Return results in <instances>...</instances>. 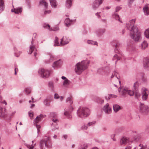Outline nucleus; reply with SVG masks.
<instances>
[{"instance_id": "nucleus-23", "label": "nucleus", "mask_w": 149, "mask_h": 149, "mask_svg": "<svg viewBox=\"0 0 149 149\" xmlns=\"http://www.w3.org/2000/svg\"><path fill=\"white\" fill-rule=\"evenodd\" d=\"M143 63L144 65H149V58L146 57L144 58L143 60Z\"/></svg>"}, {"instance_id": "nucleus-50", "label": "nucleus", "mask_w": 149, "mask_h": 149, "mask_svg": "<svg viewBox=\"0 0 149 149\" xmlns=\"http://www.w3.org/2000/svg\"><path fill=\"white\" fill-rule=\"evenodd\" d=\"M140 96V94L138 92H136L135 93V97L136 98H138Z\"/></svg>"}, {"instance_id": "nucleus-40", "label": "nucleus", "mask_w": 149, "mask_h": 149, "mask_svg": "<svg viewBox=\"0 0 149 149\" xmlns=\"http://www.w3.org/2000/svg\"><path fill=\"white\" fill-rule=\"evenodd\" d=\"M105 30L104 29L99 30L98 31V33L99 35H102L103 33H104Z\"/></svg>"}, {"instance_id": "nucleus-42", "label": "nucleus", "mask_w": 149, "mask_h": 149, "mask_svg": "<svg viewBox=\"0 0 149 149\" xmlns=\"http://www.w3.org/2000/svg\"><path fill=\"white\" fill-rule=\"evenodd\" d=\"M138 86V83L137 82H135L133 85L134 89L136 90Z\"/></svg>"}, {"instance_id": "nucleus-5", "label": "nucleus", "mask_w": 149, "mask_h": 149, "mask_svg": "<svg viewBox=\"0 0 149 149\" xmlns=\"http://www.w3.org/2000/svg\"><path fill=\"white\" fill-rule=\"evenodd\" d=\"M66 37H63L60 42H59L58 39L57 38H56L55 41L54 45L55 46H62L68 43V40L66 41Z\"/></svg>"}, {"instance_id": "nucleus-57", "label": "nucleus", "mask_w": 149, "mask_h": 149, "mask_svg": "<svg viewBox=\"0 0 149 149\" xmlns=\"http://www.w3.org/2000/svg\"><path fill=\"white\" fill-rule=\"evenodd\" d=\"M29 116L31 118H32L33 116V114L29 112Z\"/></svg>"}, {"instance_id": "nucleus-16", "label": "nucleus", "mask_w": 149, "mask_h": 149, "mask_svg": "<svg viewBox=\"0 0 149 149\" xmlns=\"http://www.w3.org/2000/svg\"><path fill=\"white\" fill-rule=\"evenodd\" d=\"M113 109L114 111L116 112L121 109V107L118 105L115 104L113 106Z\"/></svg>"}, {"instance_id": "nucleus-7", "label": "nucleus", "mask_w": 149, "mask_h": 149, "mask_svg": "<svg viewBox=\"0 0 149 149\" xmlns=\"http://www.w3.org/2000/svg\"><path fill=\"white\" fill-rule=\"evenodd\" d=\"M43 118V116L42 114H40L39 116H37L34 120V124H36V126L37 128L38 132V133L39 131V129L40 128V126L37 124L39 121H40Z\"/></svg>"}, {"instance_id": "nucleus-4", "label": "nucleus", "mask_w": 149, "mask_h": 149, "mask_svg": "<svg viewBox=\"0 0 149 149\" xmlns=\"http://www.w3.org/2000/svg\"><path fill=\"white\" fill-rule=\"evenodd\" d=\"M139 112L143 115L147 114L149 112V107L140 103L139 106Z\"/></svg>"}, {"instance_id": "nucleus-47", "label": "nucleus", "mask_w": 149, "mask_h": 149, "mask_svg": "<svg viewBox=\"0 0 149 149\" xmlns=\"http://www.w3.org/2000/svg\"><path fill=\"white\" fill-rule=\"evenodd\" d=\"M50 116L52 117H55L56 116V114L54 112H52L50 113Z\"/></svg>"}, {"instance_id": "nucleus-10", "label": "nucleus", "mask_w": 149, "mask_h": 149, "mask_svg": "<svg viewBox=\"0 0 149 149\" xmlns=\"http://www.w3.org/2000/svg\"><path fill=\"white\" fill-rule=\"evenodd\" d=\"M142 99L143 100H146L148 97V92L147 89L145 88H143L142 89Z\"/></svg>"}, {"instance_id": "nucleus-43", "label": "nucleus", "mask_w": 149, "mask_h": 149, "mask_svg": "<svg viewBox=\"0 0 149 149\" xmlns=\"http://www.w3.org/2000/svg\"><path fill=\"white\" fill-rule=\"evenodd\" d=\"M141 147V148H139L138 147H135L134 149H145L146 147L143 146V145L140 144L139 145V147Z\"/></svg>"}, {"instance_id": "nucleus-38", "label": "nucleus", "mask_w": 149, "mask_h": 149, "mask_svg": "<svg viewBox=\"0 0 149 149\" xmlns=\"http://www.w3.org/2000/svg\"><path fill=\"white\" fill-rule=\"evenodd\" d=\"M43 26L45 28L47 29L50 31L52 30V29L50 28V25L48 24H45L43 25Z\"/></svg>"}, {"instance_id": "nucleus-9", "label": "nucleus", "mask_w": 149, "mask_h": 149, "mask_svg": "<svg viewBox=\"0 0 149 149\" xmlns=\"http://www.w3.org/2000/svg\"><path fill=\"white\" fill-rule=\"evenodd\" d=\"M49 137L47 138V140H42L40 142V147L41 149H43V147L44 146L47 147H50L51 146L49 145L48 146V144L49 143Z\"/></svg>"}, {"instance_id": "nucleus-61", "label": "nucleus", "mask_w": 149, "mask_h": 149, "mask_svg": "<svg viewBox=\"0 0 149 149\" xmlns=\"http://www.w3.org/2000/svg\"><path fill=\"white\" fill-rule=\"evenodd\" d=\"M135 0H128V2L131 4Z\"/></svg>"}, {"instance_id": "nucleus-32", "label": "nucleus", "mask_w": 149, "mask_h": 149, "mask_svg": "<svg viewBox=\"0 0 149 149\" xmlns=\"http://www.w3.org/2000/svg\"><path fill=\"white\" fill-rule=\"evenodd\" d=\"M64 114L69 118H72V116L70 113L68 112L67 111H65L64 113Z\"/></svg>"}, {"instance_id": "nucleus-54", "label": "nucleus", "mask_w": 149, "mask_h": 149, "mask_svg": "<svg viewBox=\"0 0 149 149\" xmlns=\"http://www.w3.org/2000/svg\"><path fill=\"white\" fill-rule=\"evenodd\" d=\"M87 147V145L86 144H84L82 147V149H86Z\"/></svg>"}, {"instance_id": "nucleus-51", "label": "nucleus", "mask_w": 149, "mask_h": 149, "mask_svg": "<svg viewBox=\"0 0 149 149\" xmlns=\"http://www.w3.org/2000/svg\"><path fill=\"white\" fill-rule=\"evenodd\" d=\"M93 124V123L92 122H89L87 124V127L90 126L91 125H92Z\"/></svg>"}, {"instance_id": "nucleus-15", "label": "nucleus", "mask_w": 149, "mask_h": 149, "mask_svg": "<svg viewBox=\"0 0 149 149\" xmlns=\"http://www.w3.org/2000/svg\"><path fill=\"white\" fill-rule=\"evenodd\" d=\"M6 114V109L5 108H0V117H3Z\"/></svg>"}, {"instance_id": "nucleus-53", "label": "nucleus", "mask_w": 149, "mask_h": 149, "mask_svg": "<svg viewBox=\"0 0 149 149\" xmlns=\"http://www.w3.org/2000/svg\"><path fill=\"white\" fill-rule=\"evenodd\" d=\"M0 102L1 103H4L6 105V104H7V103L5 102V101H2V99H1V97L0 96Z\"/></svg>"}, {"instance_id": "nucleus-39", "label": "nucleus", "mask_w": 149, "mask_h": 149, "mask_svg": "<svg viewBox=\"0 0 149 149\" xmlns=\"http://www.w3.org/2000/svg\"><path fill=\"white\" fill-rule=\"evenodd\" d=\"M67 102H69L70 104H71L73 103V101L72 100V96H70L66 100Z\"/></svg>"}, {"instance_id": "nucleus-3", "label": "nucleus", "mask_w": 149, "mask_h": 149, "mask_svg": "<svg viewBox=\"0 0 149 149\" xmlns=\"http://www.w3.org/2000/svg\"><path fill=\"white\" fill-rule=\"evenodd\" d=\"M38 72L42 78L47 79L50 76L52 73V71L51 70L42 68L39 69Z\"/></svg>"}, {"instance_id": "nucleus-33", "label": "nucleus", "mask_w": 149, "mask_h": 149, "mask_svg": "<svg viewBox=\"0 0 149 149\" xmlns=\"http://www.w3.org/2000/svg\"><path fill=\"white\" fill-rule=\"evenodd\" d=\"M72 0H67L66 1V5L68 7L71 6L72 5Z\"/></svg>"}, {"instance_id": "nucleus-56", "label": "nucleus", "mask_w": 149, "mask_h": 149, "mask_svg": "<svg viewBox=\"0 0 149 149\" xmlns=\"http://www.w3.org/2000/svg\"><path fill=\"white\" fill-rule=\"evenodd\" d=\"M100 13H97L95 14V15L97 16L98 18H100L101 17L99 15Z\"/></svg>"}, {"instance_id": "nucleus-18", "label": "nucleus", "mask_w": 149, "mask_h": 149, "mask_svg": "<svg viewBox=\"0 0 149 149\" xmlns=\"http://www.w3.org/2000/svg\"><path fill=\"white\" fill-rule=\"evenodd\" d=\"M11 11L12 12H14L16 14H19L22 12V8H17L14 9H12Z\"/></svg>"}, {"instance_id": "nucleus-13", "label": "nucleus", "mask_w": 149, "mask_h": 149, "mask_svg": "<svg viewBox=\"0 0 149 149\" xmlns=\"http://www.w3.org/2000/svg\"><path fill=\"white\" fill-rule=\"evenodd\" d=\"M32 45H31V46L30 47V49L29 50V52L28 53L30 54H31L32 53L33 51H34V56H36V55L37 54L36 53V49H35L34 46L32 44Z\"/></svg>"}, {"instance_id": "nucleus-64", "label": "nucleus", "mask_w": 149, "mask_h": 149, "mask_svg": "<svg viewBox=\"0 0 149 149\" xmlns=\"http://www.w3.org/2000/svg\"><path fill=\"white\" fill-rule=\"evenodd\" d=\"M15 74L16 75L17 74V72L18 71V68H15Z\"/></svg>"}, {"instance_id": "nucleus-45", "label": "nucleus", "mask_w": 149, "mask_h": 149, "mask_svg": "<svg viewBox=\"0 0 149 149\" xmlns=\"http://www.w3.org/2000/svg\"><path fill=\"white\" fill-rule=\"evenodd\" d=\"M4 4L3 0H0V8L3 6Z\"/></svg>"}, {"instance_id": "nucleus-62", "label": "nucleus", "mask_w": 149, "mask_h": 149, "mask_svg": "<svg viewBox=\"0 0 149 149\" xmlns=\"http://www.w3.org/2000/svg\"><path fill=\"white\" fill-rule=\"evenodd\" d=\"M97 102H98L100 103L101 104H102L104 103V100H100V102L97 101Z\"/></svg>"}, {"instance_id": "nucleus-25", "label": "nucleus", "mask_w": 149, "mask_h": 149, "mask_svg": "<svg viewBox=\"0 0 149 149\" xmlns=\"http://www.w3.org/2000/svg\"><path fill=\"white\" fill-rule=\"evenodd\" d=\"M113 18H115L116 20H118L120 22H122L120 20V17L116 13H114L112 15Z\"/></svg>"}, {"instance_id": "nucleus-60", "label": "nucleus", "mask_w": 149, "mask_h": 149, "mask_svg": "<svg viewBox=\"0 0 149 149\" xmlns=\"http://www.w3.org/2000/svg\"><path fill=\"white\" fill-rule=\"evenodd\" d=\"M144 68L147 70H149V66H144Z\"/></svg>"}, {"instance_id": "nucleus-59", "label": "nucleus", "mask_w": 149, "mask_h": 149, "mask_svg": "<svg viewBox=\"0 0 149 149\" xmlns=\"http://www.w3.org/2000/svg\"><path fill=\"white\" fill-rule=\"evenodd\" d=\"M51 12V10H49L48 11H45L44 12L45 14H46L47 13H49Z\"/></svg>"}, {"instance_id": "nucleus-6", "label": "nucleus", "mask_w": 149, "mask_h": 149, "mask_svg": "<svg viewBox=\"0 0 149 149\" xmlns=\"http://www.w3.org/2000/svg\"><path fill=\"white\" fill-rule=\"evenodd\" d=\"M135 21V19H132L130 20L129 22L126 24V27L128 30L131 31L130 32L134 31L135 28H138L136 26H134Z\"/></svg>"}, {"instance_id": "nucleus-20", "label": "nucleus", "mask_w": 149, "mask_h": 149, "mask_svg": "<svg viewBox=\"0 0 149 149\" xmlns=\"http://www.w3.org/2000/svg\"><path fill=\"white\" fill-rule=\"evenodd\" d=\"M128 141V140L125 138L123 137L120 140V143L121 144H126Z\"/></svg>"}, {"instance_id": "nucleus-55", "label": "nucleus", "mask_w": 149, "mask_h": 149, "mask_svg": "<svg viewBox=\"0 0 149 149\" xmlns=\"http://www.w3.org/2000/svg\"><path fill=\"white\" fill-rule=\"evenodd\" d=\"M115 136V134H112L111 136V138L113 139V140L114 141H115V139H114V137Z\"/></svg>"}, {"instance_id": "nucleus-14", "label": "nucleus", "mask_w": 149, "mask_h": 149, "mask_svg": "<svg viewBox=\"0 0 149 149\" xmlns=\"http://www.w3.org/2000/svg\"><path fill=\"white\" fill-rule=\"evenodd\" d=\"M61 78L63 79L64 80L63 83V85L64 86H66L69 85L70 82L66 77L64 76H62Z\"/></svg>"}, {"instance_id": "nucleus-12", "label": "nucleus", "mask_w": 149, "mask_h": 149, "mask_svg": "<svg viewBox=\"0 0 149 149\" xmlns=\"http://www.w3.org/2000/svg\"><path fill=\"white\" fill-rule=\"evenodd\" d=\"M104 0H95L94 2V9L98 8L103 2Z\"/></svg>"}, {"instance_id": "nucleus-27", "label": "nucleus", "mask_w": 149, "mask_h": 149, "mask_svg": "<svg viewBox=\"0 0 149 149\" xmlns=\"http://www.w3.org/2000/svg\"><path fill=\"white\" fill-rule=\"evenodd\" d=\"M144 34L147 38L149 39V28L146 29L144 32Z\"/></svg>"}, {"instance_id": "nucleus-19", "label": "nucleus", "mask_w": 149, "mask_h": 149, "mask_svg": "<svg viewBox=\"0 0 149 149\" xmlns=\"http://www.w3.org/2000/svg\"><path fill=\"white\" fill-rule=\"evenodd\" d=\"M148 46V44L147 42L144 41L141 44V49H144Z\"/></svg>"}, {"instance_id": "nucleus-2", "label": "nucleus", "mask_w": 149, "mask_h": 149, "mask_svg": "<svg viewBox=\"0 0 149 149\" xmlns=\"http://www.w3.org/2000/svg\"><path fill=\"white\" fill-rule=\"evenodd\" d=\"M90 114V110L87 108H80L78 110V116L81 118L87 117Z\"/></svg>"}, {"instance_id": "nucleus-1", "label": "nucleus", "mask_w": 149, "mask_h": 149, "mask_svg": "<svg viewBox=\"0 0 149 149\" xmlns=\"http://www.w3.org/2000/svg\"><path fill=\"white\" fill-rule=\"evenodd\" d=\"M134 30L130 32V36L135 42H138L141 39V32L138 28H135Z\"/></svg>"}, {"instance_id": "nucleus-36", "label": "nucleus", "mask_w": 149, "mask_h": 149, "mask_svg": "<svg viewBox=\"0 0 149 149\" xmlns=\"http://www.w3.org/2000/svg\"><path fill=\"white\" fill-rule=\"evenodd\" d=\"M49 86L52 90H53L54 88V86L53 83L52 82H49Z\"/></svg>"}, {"instance_id": "nucleus-31", "label": "nucleus", "mask_w": 149, "mask_h": 149, "mask_svg": "<svg viewBox=\"0 0 149 149\" xmlns=\"http://www.w3.org/2000/svg\"><path fill=\"white\" fill-rule=\"evenodd\" d=\"M40 4L41 5L45 6V7L46 8L47 7L48 4L44 0H42L40 1Z\"/></svg>"}, {"instance_id": "nucleus-30", "label": "nucleus", "mask_w": 149, "mask_h": 149, "mask_svg": "<svg viewBox=\"0 0 149 149\" xmlns=\"http://www.w3.org/2000/svg\"><path fill=\"white\" fill-rule=\"evenodd\" d=\"M88 62L87 61H83L81 62H79L76 65H86V64H88Z\"/></svg>"}, {"instance_id": "nucleus-52", "label": "nucleus", "mask_w": 149, "mask_h": 149, "mask_svg": "<svg viewBox=\"0 0 149 149\" xmlns=\"http://www.w3.org/2000/svg\"><path fill=\"white\" fill-rule=\"evenodd\" d=\"M87 126H86V125H83L81 127V129L82 130H86L87 129Z\"/></svg>"}, {"instance_id": "nucleus-22", "label": "nucleus", "mask_w": 149, "mask_h": 149, "mask_svg": "<svg viewBox=\"0 0 149 149\" xmlns=\"http://www.w3.org/2000/svg\"><path fill=\"white\" fill-rule=\"evenodd\" d=\"M143 12L146 15H149V7H146L143 8Z\"/></svg>"}, {"instance_id": "nucleus-28", "label": "nucleus", "mask_w": 149, "mask_h": 149, "mask_svg": "<svg viewBox=\"0 0 149 149\" xmlns=\"http://www.w3.org/2000/svg\"><path fill=\"white\" fill-rule=\"evenodd\" d=\"M32 144L31 145H27L26 146L29 149H33L35 145L36 144V143H34V141H32Z\"/></svg>"}, {"instance_id": "nucleus-11", "label": "nucleus", "mask_w": 149, "mask_h": 149, "mask_svg": "<svg viewBox=\"0 0 149 149\" xmlns=\"http://www.w3.org/2000/svg\"><path fill=\"white\" fill-rule=\"evenodd\" d=\"M103 109L106 114H110L111 111V108L109 106L108 103L106 104L103 107Z\"/></svg>"}, {"instance_id": "nucleus-21", "label": "nucleus", "mask_w": 149, "mask_h": 149, "mask_svg": "<svg viewBox=\"0 0 149 149\" xmlns=\"http://www.w3.org/2000/svg\"><path fill=\"white\" fill-rule=\"evenodd\" d=\"M121 59L120 57L119 56L118 54H115L113 57L112 59L113 60H115V63L116 64L117 61L119 60H120Z\"/></svg>"}, {"instance_id": "nucleus-34", "label": "nucleus", "mask_w": 149, "mask_h": 149, "mask_svg": "<svg viewBox=\"0 0 149 149\" xmlns=\"http://www.w3.org/2000/svg\"><path fill=\"white\" fill-rule=\"evenodd\" d=\"M127 91V94L129 95H130V96H132L134 95V93L133 91L129 90L128 88Z\"/></svg>"}, {"instance_id": "nucleus-17", "label": "nucleus", "mask_w": 149, "mask_h": 149, "mask_svg": "<svg viewBox=\"0 0 149 149\" xmlns=\"http://www.w3.org/2000/svg\"><path fill=\"white\" fill-rule=\"evenodd\" d=\"M128 88L125 87L123 89L121 92V95L123 97H125L127 94Z\"/></svg>"}, {"instance_id": "nucleus-29", "label": "nucleus", "mask_w": 149, "mask_h": 149, "mask_svg": "<svg viewBox=\"0 0 149 149\" xmlns=\"http://www.w3.org/2000/svg\"><path fill=\"white\" fill-rule=\"evenodd\" d=\"M118 73L117 72H116L115 71H114L112 75L111 76V79H112L113 78H117V79H118V78L117 77V74Z\"/></svg>"}, {"instance_id": "nucleus-26", "label": "nucleus", "mask_w": 149, "mask_h": 149, "mask_svg": "<svg viewBox=\"0 0 149 149\" xmlns=\"http://www.w3.org/2000/svg\"><path fill=\"white\" fill-rule=\"evenodd\" d=\"M50 4L52 7L55 8L56 6V2L55 0H49Z\"/></svg>"}, {"instance_id": "nucleus-48", "label": "nucleus", "mask_w": 149, "mask_h": 149, "mask_svg": "<svg viewBox=\"0 0 149 149\" xmlns=\"http://www.w3.org/2000/svg\"><path fill=\"white\" fill-rule=\"evenodd\" d=\"M121 9V7L120 6L117 7L115 9L116 12H117L120 10Z\"/></svg>"}, {"instance_id": "nucleus-24", "label": "nucleus", "mask_w": 149, "mask_h": 149, "mask_svg": "<svg viewBox=\"0 0 149 149\" xmlns=\"http://www.w3.org/2000/svg\"><path fill=\"white\" fill-rule=\"evenodd\" d=\"M117 97V96L115 95H113V94H111L109 95H108V98H107V96L105 97V99L107 100H109L112 97H114L115 98H116Z\"/></svg>"}, {"instance_id": "nucleus-46", "label": "nucleus", "mask_w": 149, "mask_h": 149, "mask_svg": "<svg viewBox=\"0 0 149 149\" xmlns=\"http://www.w3.org/2000/svg\"><path fill=\"white\" fill-rule=\"evenodd\" d=\"M25 92L26 93L29 94L31 93V90L29 88H26L25 89Z\"/></svg>"}, {"instance_id": "nucleus-44", "label": "nucleus", "mask_w": 149, "mask_h": 149, "mask_svg": "<svg viewBox=\"0 0 149 149\" xmlns=\"http://www.w3.org/2000/svg\"><path fill=\"white\" fill-rule=\"evenodd\" d=\"M44 104L46 106H48L49 104V102L47 100H46L44 101Z\"/></svg>"}, {"instance_id": "nucleus-35", "label": "nucleus", "mask_w": 149, "mask_h": 149, "mask_svg": "<svg viewBox=\"0 0 149 149\" xmlns=\"http://www.w3.org/2000/svg\"><path fill=\"white\" fill-rule=\"evenodd\" d=\"M71 23V22L69 18H67L65 19V23L67 26L69 25Z\"/></svg>"}, {"instance_id": "nucleus-8", "label": "nucleus", "mask_w": 149, "mask_h": 149, "mask_svg": "<svg viewBox=\"0 0 149 149\" xmlns=\"http://www.w3.org/2000/svg\"><path fill=\"white\" fill-rule=\"evenodd\" d=\"M87 68L86 66H76L75 71L77 74H79Z\"/></svg>"}, {"instance_id": "nucleus-41", "label": "nucleus", "mask_w": 149, "mask_h": 149, "mask_svg": "<svg viewBox=\"0 0 149 149\" xmlns=\"http://www.w3.org/2000/svg\"><path fill=\"white\" fill-rule=\"evenodd\" d=\"M113 46H115L116 47V48H115V49H114V51H115V52L116 53H120L119 50L117 48V47L118 46V43L117 44H116L115 45V44L113 45Z\"/></svg>"}, {"instance_id": "nucleus-58", "label": "nucleus", "mask_w": 149, "mask_h": 149, "mask_svg": "<svg viewBox=\"0 0 149 149\" xmlns=\"http://www.w3.org/2000/svg\"><path fill=\"white\" fill-rule=\"evenodd\" d=\"M54 98L56 99H58L59 98V96L58 94H55L54 95Z\"/></svg>"}, {"instance_id": "nucleus-37", "label": "nucleus", "mask_w": 149, "mask_h": 149, "mask_svg": "<svg viewBox=\"0 0 149 149\" xmlns=\"http://www.w3.org/2000/svg\"><path fill=\"white\" fill-rule=\"evenodd\" d=\"M54 64L55 65H59L62 64V62L61 60L56 61L54 62Z\"/></svg>"}, {"instance_id": "nucleus-49", "label": "nucleus", "mask_w": 149, "mask_h": 149, "mask_svg": "<svg viewBox=\"0 0 149 149\" xmlns=\"http://www.w3.org/2000/svg\"><path fill=\"white\" fill-rule=\"evenodd\" d=\"M52 121L54 123V125H55V124L56 125V123L58 122V120L56 118H54V119H53Z\"/></svg>"}, {"instance_id": "nucleus-63", "label": "nucleus", "mask_w": 149, "mask_h": 149, "mask_svg": "<svg viewBox=\"0 0 149 149\" xmlns=\"http://www.w3.org/2000/svg\"><path fill=\"white\" fill-rule=\"evenodd\" d=\"M87 42L89 44H92L93 41L92 40H88Z\"/></svg>"}]
</instances>
